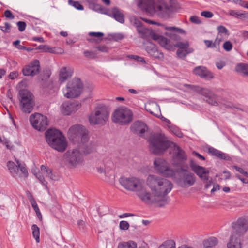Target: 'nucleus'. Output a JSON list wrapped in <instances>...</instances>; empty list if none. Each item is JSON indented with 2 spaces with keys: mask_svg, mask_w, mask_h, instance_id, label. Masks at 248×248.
I'll return each mask as SVG.
<instances>
[{
  "mask_svg": "<svg viewBox=\"0 0 248 248\" xmlns=\"http://www.w3.org/2000/svg\"><path fill=\"white\" fill-rule=\"evenodd\" d=\"M150 151L154 154H163L171 146L173 149L172 160L173 163L179 165L187 159V156L176 144L168 140L165 136L160 133H154L150 135L148 140Z\"/></svg>",
  "mask_w": 248,
  "mask_h": 248,
  "instance_id": "nucleus-1",
  "label": "nucleus"
},
{
  "mask_svg": "<svg viewBox=\"0 0 248 248\" xmlns=\"http://www.w3.org/2000/svg\"><path fill=\"white\" fill-rule=\"evenodd\" d=\"M147 184L153 193H155L159 202V207H162L168 204L169 198L167 194L173 187L171 182L156 175H150L147 179Z\"/></svg>",
  "mask_w": 248,
  "mask_h": 248,
  "instance_id": "nucleus-2",
  "label": "nucleus"
},
{
  "mask_svg": "<svg viewBox=\"0 0 248 248\" xmlns=\"http://www.w3.org/2000/svg\"><path fill=\"white\" fill-rule=\"evenodd\" d=\"M68 136L71 142L79 145L84 154L88 155L94 151L95 144L93 142H88V131L83 126L75 125L71 126L68 131Z\"/></svg>",
  "mask_w": 248,
  "mask_h": 248,
  "instance_id": "nucleus-3",
  "label": "nucleus"
},
{
  "mask_svg": "<svg viewBox=\"0 0 248 248\" xmlns=\"http://www.w3.org/2000/svg\"><path fill=\"white\" fill-rule=\"evenodd\" d=\"M138 6L147 13H156L158 16L168 18L172 12V8L164 2L155 4L154 0H139Z\"/></svg>",
  "mask_w": 248,
  "mask_h": 248,
  "instance_id": "nucleus-4",
  "label": "nucleus"
},
{
  "mask_svg": "<svg viewBox=\"0 0 248 248\" xmlns=\"http://www.w3.org/2000/svg\"><path fill=\"white\" fill-rule=\"evenodd\" d=\"M48 144L58 152H63L67 147V142L62 133L56 129H50L45 132Z\"/></svg>",
  "mask_w": 248,
  "mask_h": 248,
  "instance_id": "nucleus-5",
  "label": "nucleus"
},
{
  "mask_svg": "<svg viewBox=\"0 0 248 248\" xmlns=\"http://www.w3.org/2000/svg\"><path fill=\"white\" fill-rule=\"evenodd\" d=\"M109 115L108 107L104 105H99L90 114L89 121L94 124L104 125L108 121Z\"/></svg>",
  "mask_w": 248,
  "mask_h": 248,
  "instance_id": "nucleus-6",
  "label": "nucleus"
},
{
  "mask_svg": "<svg viewBox=\"0 0 248 248\" xmlns=\"http://www.w3.org/2000/svg\"><path fill=\"white\" fill-rule=\"evenodd\" d=\"M83 89V85L80 79L75 78L67 83L63 92L65 97L74 98L80 95Z\"/></svg>",
  "mask_w": 248,
  "mask_h": 248,
  "instance_id": "nucleus-7",
  "label": "nucleus"
},
{
  "mask_svg": "<svg viewBox=\"0 0 248 248\" xmlns=\"http://www.w3.org/2000/svg\"><path fill=\"white\" fill-rule=\"evenodd\" d=\"M21 109L23 112L30 113L33 110L35 104L32 93L26 89L19 92Z\"/></svg>",
  "mask_w": 248,
  "mask_h": 248,
  "instance_id": "nucleus-8",
  "label": "nucleus"
},
{
  "mask_svg": "<svg viewBox=\"0 0 248 248\" xmlns=\"http://www.w3.org/2000/svg\"><path fill=\"white\" fill-rule=\"evenodd\" d=\"M132 112L127 108H119L113 112L112 120L121 125L126 124L132 121Z\"/></svg>",
  "mask_w": 248,
  "mask_h": 248,
  "instance_id": "nucleus-9",
  "label": "nucleus"
},
{
  "mask_svg": "<svg viewBox=\"0 0 248 248\" xmlns=\"http://www.w3.org/2000/svg\"><path fill=\"white\" fill-rule=\"evenodd\" d=\"M64 159L69 167L75 168L82 164L83 157L78 150L75 149L67 151L64 155Z\"/></svg>",
  "mask_w": 248,
  "mask_h": 248,
  "instance_id": "nucleus-10",
  "label": "nucleus"
},
{
  "mask_svg": "<svg viewBox=\"0 0 248 248\" xmlns=\"http://www.w3.org/2000/svg\"><path fill=\"white\" fill-rule=\"evenodd\" d=\"M16 165L11 161H8L7 167L11 174L15 178L18 176L27 177L28 172L24 164H22L18 160L16 159Z\"/></svg>",
  "mask_w": 248,
  "mask_h": 248,
  "instance_id": "nucleus-11",
  "label": "nucleus"
},
{
  "mask_svg": "<svg viewBox=\"0 0 248 248\" xmlns=\"http://www.w3.org/2000/svg\"><path fill=\"white\" fill-rule=\"evenodd\" d=\"M119 182L127 190L135 192L144 183L142 180L138 178L125 177H121L119 179Z\"/></svg>",
  "mask_w": 248,
  "mask_h": 248,
  "instance_id": "nucleus-12",
  "label": "nucleus"
},
{
  "mask_svg": "<svg viewBox=\"0 0 248 248\" xmlns=\"http://www.w3.org/2000/svg\"><path fill=\"white\" fill-rule=\"evenodd\" d=\"M30 121L32 126L38 131L45 130L48 125L47 117L40 113L31 115Z\"/></svg>",
  "mask_w": 248,
  "mask_h": 248,
  "instance_id": "nucleus-13",
  "label": "nucleus"
},
{
  "mask_svg": "<svg viewBox=\"0 0 248 248\" xmlns=\"http://www.w3.org/2000/svg\"><path fill=\"white\" fill-rule=\"evenodd\" d=\"M181 170L183 172L181 173L177 181L178 185L182 187H188L193 185L196 180L195 175L186 169H181Z\"/></svg>",
  "mask_w": 248,
  "mask_h": 248,
  "instance_id": "nucleus-14",
  "label": "nucleus"
},
{
  "mask_svg": "<svg viewBox=\"0 0 248 248\" xmlns=\"http://www.w3.org/2000/svg\"><path fill=\"white\" fill-rule=\"evenodd\" d=\"M232 227L233 231L231 234L242 237L248 230V221L244 218L240 217L232 223Z\"/></svg>",
  "mask_w": 248,
  "mask_h": 248,
  "instance_id": "nucleus-15",
  "label": "nucleus"
},
{
  "mask_svg": "<svg viewBox=\"0 0 248 248\" xmlns=\"http://www.w3.org/2000/svg\"><path fill=\"white\" fill-rule=\"evenodd\" d=\"M136 192L142 202L149 204L155 203L159 207V202L156 199L155 193H153L154 195H152L149 192H148L144 186V183Z\"/></svg>",
  "mask_w": 248,
  "mask_h": 248,
  "instance_id": "nucleus-16",
  "label": "nucleus"
},
{
  "mask_svg": "<svg viewBox=\"0 0 248 248\" xmlns=\"http://www.w3.org/2000/svg\"><path fill=\"white\" fill-rule=\"evenodd\" d=\"M155 168L164 176L172 177L175 171L167 166L166 162L162 159H156L154 162Z\"/></svg>",
  "mask_w": 248,
  "mask_h": 248,
  "instance_id": "nucleus-17",
  "label": "nucleus"
},
{
  "mask_svg": "<svg viewBox=\"0 0 248 248\" xmlns=\"http://www.w3.org/2000/svg\"><path fill=\"white\" fill-rule=\"evenodd\" d=\"M189 166L193 171L202 180L206 181L209 180V170L205 168L199 166L193 161L191 160L189 162Z\"/></svg>",
  "mask_w": 248,
  "mask_h": 248,
  "instance_id": "nucleus-18",
  "label": "nucleus"
},
{
  "mask_svg": "<svg viewBox=\"0 0 248 248\" xmlns=\"http://www.w3.org/2000/svg\"><path fill=\"white\" fill-rule=\"evenodd\" d=\"M40 72L39 61L35 60L31 62L29 65H26L22 69V72L25 76H34Z\"/></svg>",
  "mask_w": 248,
  "mask_h": 248,
  "instance_id": "nucleus-19",
  "label": "nucleus"
},
{
  "mask_svg": "<svg viewBox=\"0 0 248 248\" xmlns=\"http://www.w3.org/2000/svg\"><path fill=\"white\" fill-rule=\"evenodd\" d=\"M81 107V104L77 102L66 101L61 106V110L62 114L69 115L73 112L77 111Z\"/></svg>",
  "mask_w": 248,
  "mask_h": 248,
  "instance_id": "nucleus-20",
  "label": "nucleus"
},
{
  "mask_svg": "<svg viewBox=\"0 0 248 248\" xmlns=\"http://www.w3.org/2000/svg\"><path fill=\"white\" fill-rule=\"evenodd\" d=\"M150 36L152 38L158 42L163 47L168 50H171L173 48V46L170 43V40L167 38L156 34L154 31H150Z\"/></svg>",
  "mask_w": 248,
  "mask_h": 248,
  "instance_id": "nucleus-21",
  "label": "nucleus"
},
{
  "mask_svg": "<svg viewBox=\"0 0 248 248\" xmlns=\"http://www.w3.org/2000/svg\"><path fill=\"white\" fill-rule=\"evenodd\" d=\"M165 29L167 31L165 34L170 38L171 40L178 41L181 38L177 33L185 34V31L182 29L175 27H167Z\"/></svg>",
  "mask_w": 248,
  "mask_h": 248,
  "instance_id": "nucleus-22",
  "label": "nucleus"
},
{
  "mask_svg": "<svg viewBox=\"0 0 248 248\" xmlns=\"http://www.w3.org/2000/svg\"><path fill=\"white\" fill-rule=\"evenodd\" d=\"M193 73L205 79H211L214 78V75L207 68L204 66H199L195 67L193 70Z\"/></svg>",
  "mask_w": 248,
  "mask_h": 248,
  "instance_id": "nucleus-23",
  "label": "nucleus"
},
{
  "mask_svg": "<svg viewBox=\"0 0 248 248\" xmlns=\"http://www.w3.org/2000/svg\"><path fill=\"white\" fill-rule=\"evenodd\" d=\"M184 86L196 92L197 93L204 96L205 98H207L208 97L210 96V97H213V96H214L213 93L208 89L203 88L199 86H193L186 84L184 85Z\"/></svg>",
  "mask_w": 248,
  "mask_h": 248,
  "instance_id": "nucleus-24",
  "label": "nucleus"
},
{
  "mask_svg": "<svg viewBox=\"0 0 248 248\" xmlns=\"http://www.w3.org/2000/svg\"><path fill=\"white\" fill-rule=\"evenodd\" d=\"M146 124L141 121H136L131 126V131L135 134H139L142 137V134L146 131Z\"/></svg>",
  "mask_w": 248,
  "mask_h": 248,
  "instance_id": "nucleus-25",
  "label": "nucleus"
},
{
  "mask_svg": "<svg viewBox=\"0 0 248 248\" xmlns=\"http://www.w3.org/2000/svg\"><path fill=\"white\" fill-rule=\"evenodd\" d=\"M105 14L113 17L116 21L121 23L124 22V15L117 7H114L111 11L108 10V12L105 13Z\"/></svg>",
  "mask_w": 248,
  "mask_h": 248,
  "instance_id": "nucleus-26",
  "label": "nucleus"
},
{
  "mask_svg": "<svg viewBox=\"0 0 248 248\" xmlns=\"http://www.w3.org/2000/svg\"><path fill=\"white\" fill-rule=\"evenodd\" d=\"M242 237L231 234L229 241L227 244V248H242Z\"/></svg>",
  "mask_w": 248,
  "mask_h": 248,
  "instance_id": "nucleus-27",
  "label": "nucleus"
},
{
  "mask_svg": "<svg viewBox=\"0 0 248 248\" xmlns=\"http://www.w3.org/2000/svg\"><path fill=\"white\" fill-rule=\"evenodd\" d=\"M218 243V239L215 237H209L202 242L203 248H215Z\"/></svg>",
  "mask_w": 248,
  "mask_h": 248,
  "instance_id": "nucleus-28",
  "label": "nucleus"
},
{
  "mask_svg": "<svg viewBox=\"0 0 248 248\" xmlns=\"http://www.w3.org/2000/svg\"><path fill=\"white\" fill-rule=\"evenodd\" d=\"M71 76L72 73L70 69L67 70L66 67H62L60 70L59 73V81L60 83H63Z\"/></svg>",
  "mask_w": 248,
  "mask_h": 248,
  "instance_id": "nucleus-29",
  "label": "nucleus"
},
{
  "mask_svg": "<svg viewBox=\"0 0 248 248\" xmlns=\"http://www.w3.org/2000/svg\"><path fill=\"white\" fill-rule=\"evenodd\" d=\"M235 70L243 76H248V64L245 63L238 64L235 67Z\"/></svg>",
  "mask_w": 248,
  "mask_h": 248,
  "instance_id": "nucleus-30",
  "label": "nucleus"
},
{
  "mask_svg": "<svg viewBox=\"0 0 248 248\" xmlns=\"http://www.w3.org/2000/svg\"><path fill=\"white\" fill-rule=\"evenodd\" d=\"M137 244L133 241L122 242L118 244V248H137Z\"/></svg>",
  "mask_w": 248,
  "mask_h": 248,
  "instance_id": "nucleus-31",
  "label": "nucleus"
},
{
  "mask_svg": "<svg viewBox=\"0 0 248 248\" xmlns=\"http://www.w3.org/2000/svg\"><path fill=\"white\" fill-rule=\"evenodd\" d=\"M31 229L33 237L35 239L36 242L39 243L40 242V229L39 227L36 224H33L31 226Z\"/></svg>",
  "mask_w": 248,
  "mask_h": 248,
  "instance_id": "nucleus-32",
  "label": "nucleus"
},
{
  "mask_svg": "<svg viewBox=\"0 0 248 248\" xmlns=\"http://www.w3.org/2000/svg\"><path fill=\"white\" fill-rule=\"evenodd\" d=\"M158 248H176L175 242L172 240L166 241Z\"/></svg>",
  "mask_w": 248,
  "mask_h": 248,
  "instance_id": "nucleus-33",
  "label": "nucleus"
},
{
  "mask_svg": "<svg viewBox=\"0 0 248 248\" xmlns=\"http://www.w3.org/2000/svg\"><path fill=\"white\" fill-rule=\"evenodd\" d=\"M213 95V97H208L207 98L204 99V100L212 106H217L218 104L217 101V96L214 93Z\"/></svg>",
  "mask_w": 248,
  "mask_h": 248,
  "instance_id": "nucleus-34",
  "label": "nucleus"
},
{
  "mask_svg": "<svg viewBox=\"0 0 248 248\" xmlns=\"http://www.w3.org/2000/svg\"><path fill=\"white\" fill-rule=\"evenodd\" d=\"M28 198L34 211L39 212V209L33 196L30 194L28 196Z\"/></svg>",
  "mask_w": 248,
  "mask_h": 248,
  "instance_id": "nucleus-35",
  "label": "nucleus"
},
{
  "mask_svg": "<svg viewBox=\"0 0 248 248\" xmlns=\"http://www.w3.org/2000/svg\"><path fill=\"white\" fill-rule=\"evenodd\" d=\"M137 30L140 34L142 35V37L146 34H149L150 35V31H150L149 29L144 28L142 25L140 26V27H138V28H137Z\"/></svg>",
  "mask_w": 248,
  "mask_h": 248,
  "instance_id": "nucleus-36",
  "label": "nucleus"
},
{
  "mask_svg": "<svg viewBox=\"0 0 248 248\" xmlns=\"http://www.w3.org/2000/svg\"><path fill=\"white\" fill-rule=\"evenodd\" d=\"M68 3L75 7L78 10H82L84 9L83 6L78 1H76L73 0H68Z\"/></svg>",
  "mask_w": 248,
  "mask_h": 248,
  "instance_id": "nucleus-37",
  "label": "nucleus"
},
{
  "mask_svg": "<svg viewBox=\"0 0 248 248\" xmlns=\"http://www.w3.org/2000/svg\"><path fill=\"white\" fill-rule=\"evenodd\" d=\"M35 50L39 49L41 50L43 52H49L52 53H54L53 49L52 48H50L47 45H40L37 47L35 48Z\"/></svg>",
  "mask_w": 248,
  "mask_h": 248,
  "instance_id": "nucleus-38",
  "label": "nucleus"
},
{
  "mask_svg": "<svg viewBox=\"0 0 248 248\" xmlns=\"http://www.w3.org/2000/svg\"><path fill=\"white\" fill-rule=\"evenodd\" d=\"M93 9L97 12H99L101 13H103L105 14L106 12H108V10L105 9L103 7H102L101 5L98 4H93Z\"/></svg>",
  "mask_w": 248,
  "mask_h": 248,
  "instance_id": "nucleus-39",
  "label": "nucleus"
},
{
  "mask_svg": "<svg viewBox=\"0 0 248 248\" xmlns=\"http://www.w3.org/2000/svg\"><path fill=\"white\" fill-rule=\"evenodd\" d=\"M34 174L36 177L39 180V181L43 185L46 186H47V182L45 180L44 176L42 175L41 172L38 171L37 173Z\"/></svg>",
  "mask_w": 248,
  "mask_h": 248,
  "instance_id": "nucleus-40",
  "label": "nucleus"
},
{
  "mask_svg": "<svg viewBox=\"0 0 248 248\" xmlns=\"http://www.w3.org/2000/svg\"><path fill=\"white\" fill-rule=\"evenodd\" d=\"M109 36L115 41H119L124 38V35L122 33H113L109 34Z\"/></svg>",
  "mask_w": 248,
  "mask_h": 248,
  "instance_id": "nucleus-41",
  "label": "nucleus"
},
{
  "mask_svg": "<svg viewBox=\"0 0 248 248\" xmlns=\"http://www.w3.org/2000/svg\"><path fill=\"white\" fill-rule=\"evenodd\" d=\"M219 103L226 108H235L232 102L224 99L219 101Z\"/></svg>",
  "mask_w": 248,
  "mask_h": 248,
  "instance_id": "nucleus-42",
  "label": "nucleus"
},
{
  "mask_svg": "<svg viewBox=\"0 0 248 248\" xmlns=\"http://www.w3.org/2000/svg\"><path fill=\"white\" fill-rule=\"evenodd\" d=\"M173 46H175L177 47H179L180 49H186L189 46V44L187 42L183 43L182 42L178 41L177 43L173 45Z\"/></svg>",
  "mask_w": 248,
  "mask_h": 248,
  "instance_id": "nucleus-43",
  "label": "nucleus"
},
{
  "mask_svg": "<svg viewBox=\"0 0 248 248\" xmlns=\"http://www.w3.org/2000/svg\"><path fill=\"white\" fill-rule=\"evenodd\" d=\"M89 35L92 37H94L97 38V40L99 41L102 40V37L104 36V34L102 32H90L89 33Z\"/></svg>",
  "mask_w": 248,
  "mask_h": 248,
  "instance_id": "nucleus-44",
  "label": "nucleus"
},
{
  "mask_svg": "<svg viewBox=\"0 0 248 248\" xmlns=\"http://www.w3.org/2000/svg\"><path fill=\"white\" fill-rule=\"evenodd\" d=\"M120 229L122 230H127L129 228V224L126 221H121L119 223Z\"/></svg>",
  "mask_w": 248,
  "mask_h": 248,
  "instance_id": "nucleus-45",
  "label": "nucleus"
},
{
  "mask_svg": "<svg viewBox=\"0 0 248 248\" xmlns=\"http://www.w3.org/2000/svg\"><path fill=\"white\" fill-rule=\"evenodd\" d=\"M223 47L226 51H230L232 49V45L230 41H227L224 43Z\"/></svg>",
  "mask_w": 248,
  "mask_h": 248,
  "instance_id": "nucleus-46",
  "label": "nucleus"
},
{
  "mask_svg": "<svg viewBox=\"0 0 248 248\" xmlns=\"http://www.w3.org/2000/svg\"><path fill=\"white\" fill-rule=\"evenodd\" d=\"M208 152L213 155L216 156L218 158L219 155H220V153L221 151L211 147L208 148Z\"/></svg>",
  "mask_w": 248,
  "mask_h": 248,
  "instance_id": "nucleus-47",
  "label": "nucleus"
},
{
  "mask_svg": "<svg viewBox=\"0 0 248 248\" xmlns=\"http://www.w3.org/2000/svg\"><path fill=\"white\" fill-rule=\"evenodd\" d=\"M217 30L218 33H224L226 35H229V32L227 29L223 26L220 25L217 27Z\"/></svg>",
  "mask_w": 248,
  "mask_h": 248,
  "instance_id": "nucleus-48",
  "label": "nucleus"
},
{
  "mask_svg": "<svg viewBox=\"0 0 248 248\" xmlns=\"http://www.w3.org/2000/svg\"><path fill=\"white\" fill-rule=\"evenodd\" d=\"M4 25H5V26L4 27L3 26L0 27V30H2V31L4 32H9L11 28V25H10V23H9L8 22H5L4 23Z\"/></svg>",
  "mask_w": 248,
  "mask_h": 248,
  "instance_id": "nucleus-49",
  "label": "nucleus"
},
{
  "mask_svg": "<svg viewBox=\"0 0 248 248\" xmlns=\"http://www.w3.org/2000/svg\"><path fill=\"white\" fill-rule=\"evenodd\" d=\"M16 24L18 27V29L20 31L22 32L25 30L26 23L25 22L18 21L17 22Z\"/></svg>",
  "mask_w": 248,
  "mask_h": 248,
  "instance_id": "nucleus-50",
  "label": "nucleus"
},
{
  "mask_svg": "<svg viewBox=\"0 0 248 248\" xmlns=\"http://www.w3.org/2000/svg\"><path fill=\"white\" fill-rule=\"evenodd\" d=\"M176 53L178 57L180 58H184L188 54V52L186 51V50L178 49L176 52Z\"/></svg>",
  "mask_w": 248,
  "mask_h": 248,
  "instance_id": "nucleus-51",
  "label": "nucleus"
},
{
  "mask_svg": "<svg viewBox=\"0 0 248 248\" xmlns=\"http://www.w3.org/2000/svg\"><path fill=\"white\" fill-rule=\"evenodd\" d=\"M157 49L155 46H148L146 47L147 52L152 56L154 54Z\"/></svg>",
  "mask_w": 248,
  "mask_h": 248,
  "instance_id": "nucleus-52",
  "label": "nucleus"
},
{
  "mask_svg": "<svg viewBox=\"0 0 248 248\" xmlns=\"http://www.w3.org/2000/svg\"><path fill=\"white\" fill-rule=\"evenodd\" d=\"M129 57L131 59H134L138 62H141L143 64L146 63V61L144 59L141 57L137 55H130Z\"/></svg>",
  "mask_w": 248,
  "mask_h": 248,
  "instance_id": "nucleus-53",
  "label": "nucleus"
},
{
  "mask_svg": "<svg viewBox=\"0 0 248 248\" xmlns=\"http://www.w3.org/2000/svg\"><path fill=\"white\" fill-rule=\"evenodd\" d=\"M84 56L89 59H94L96 57V55L94 53L90 51H85L84 52Z\"/></svg>",
  "mask_w": 248,
  "mask_h": 248,
  "instance_id": "nucleus-54",
  "label": "nucleus"
},
{
  "mask_svg": "<svg viewBox=\"0 0 248 248\" xmlns=\"http://www.w3.org/2000/svg\"><path fill=\"white\" fill-rule=\"evenodd\" d=\"M190 21L194 24H200L202 23L200 18L196 16H192L190 18Z\"/></svg>",
  "mask_w": 248,
  "mask_h": 248,
  "instance_id": "nucleus-55",
  "label": "nucleus"
},
{
  "mask_svg": "<svg viewBox=\"0 0 248 248\" xmlns=\"http://www.w3.org/2000/svg\"><path fill=\"white\" fill-rule=\"evenodd\" d=\"M241 13H239L238 11L235 10H230L229 11V14L233 16H234L236 18H242V17L240 16Z\"/></svg>",
  "mask_w": 248,
  "mask_h": 248,
  "instance_id": "nucleus-56",
  "label": "nucleus"
},
{
  "mask_svg": "<svg viewBox=\"0 0 248 248\" xmlns=\"http://www.w3.org/2000/svg\"><path fill=\"white\" fill-rule=\"evenodd\" d=\"M201 15L206 18H211L214 15L210 11H204L201 13Z\"/></svg>",
  "mask_w": 248,
  "mask_h": 248,
  "instance_id": "nucleus-57",
  "label": "nucleus"
},
{
  "mask_svg": "<svg viewBox=\"0 0 248 248\" xmlns=\"http://www.w3.org/2000/svg\"><path fill=\"white\" fill-rule=\"evenodd\" d=\"M204 42L205 43L206 46L208 47H211V48L216 47V43H214L212 41L205 40L204 41Z\"/></svg>",
  "mask_w": 248,
  "mask_h": 248,
  "instance_id": "nucleus-58",
  "label": "nucleus"
},
{
  "mask_svg": "<svg viewBox=\"0 0 248 248\" xmlns=\"http://www.w3.org/2000/svg\"><path fill=\"white\" fill-rule=\"evenodd\" d=\"M46 176H48L52 180H57L56 176L52 173V170L51 169L49 170L46 174Z\"/></svg>",
  "mask_w": 248,
  "mask_h": 248,
  "instance_id": "nucleus-59",
  "label": "nucleus"
},
{
  "mask_svg": "<svg viewBox=\"0 0 248 248\" xmlns=\"http://www.w3.org/2000/svg\"><path fill=\"white\" fill-rule=\"evenodd\" d=\"M152 56L155 58L161 59L163 58L164 55L162 52H160L158 49H157Z\"/></svg>",
  "mask_w": 248,
  "mask_h": 248,
  "instance_id": "nucleus-60",
  "label": "nucleus"
},
{
  "mask_svg": "<svg viewBox=\"0 0 248 248\" xmlns=\"http://www.w3.org/2000/svg\"><path fill=\"white\" fill-rule=\"evenodd\" d=\"M220 155H219V158L225 160L230 161L231 160V157L227 155L226 154L220 152Z\"/></svg>",
  "mask_w": 248,
  "mask_h": 248,
  "instance_id": "nucleus-61",
  "label": "nucleus"
},
{
  "mask_svg": "<svg viewBox=\"0 0 248 248\" xmlns=\"http://www.w3.org/2000/svg\"><path fill=\"white\" fill-rule=\"evenodd\" d=\"M4 16L6 18L14 19L15 16L9 10H6L4 12Z\"/></svg>",
  "mask_w": 248,
  "mask_h": 248,
  "instance_id": "nucleus-62",
  "label": "nucleus"
},
{
  "mask_svg": "<svg viewBox=\"0 0 248 248\" xmlns=\"http://www.w3.org/2000/svg\"><path fill=\"white\" fill-rule=\"evenodd\" d=\"M18 73L17 72L13 71L10 73V74L8 76V78L10 79L13 80V79H15V78H16L18 77Z\"/></svg>",
  "mask_w": 248,
  "mask_h": 248,
  "instance_id": "nucleus-63",
  "label": "nucleus"
},
{
  "mask_svg": "<svg viewBox=\"0 0 248 248\" xmlns=\"http://www.w3.org/2000/svg\"><path fill=\"white\" fill-rule=\"evenodd\" d=\"M17 48L18 49H20V50H25L28 51V52H30L31 51L35 49V48H34L27 47L26 46H21V45H18V46H17Z\"/></svg>",
  "mask_w": 248,
  "mask_h": 248,
  "instance_id": "nucleus-64",
  "label": "nucleus"
}]
</instances>
